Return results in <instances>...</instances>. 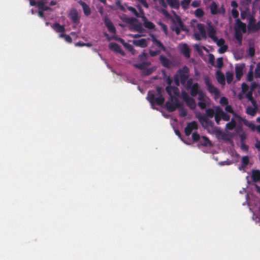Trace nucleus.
<instances>
[{"instance_id": "2f4dec72", "label": "nucleus", "mask_w": 260, "mask_h": 260, "mask_svg": "<svg viewBox=\"0 0 260 260\" xmlns=\"http://www.w3.org/2000/svg\"><path fill=\"white\" fill-rule=\"evenodd\" d=\"M144 26L145 27L152 29L155 28V25L151 21H148L146 18L143 16Z\"/></svg>"}, {"instance_id": "e433bc0d", "label": "nucleus", "mask_w": 260, "mask_h": 260, "mask_svg": "<svg viewBox=\"0 0 260 260\" xmlns=\"http://www.w3.org/2000/svg\"><path fill=\"white\" fill-rule=\"evenodd\" d=\"M70 17L72 21L74 23H76L78 21V13L76 11L72 12L70 14Z\"/></svg>"}, {"instance_id": "a18cd8bd", "label": "nucleus", "mask_w": 260, "mask_h": 260, "mask_svg": "<svg viewBox=\"0 0 260 260\" xmlns=\"http://www.w3.org/2000/svg\"><path fill=\"white\" fill-rule=\"evenodd\" d=\"M249 160L247 156H244L242 158V165L241 168L242 169L245 168L249 163Z\"/></svg>"}, {"instance_id": "f03ea898", "label": "nucleus", "mask_w": 260, "mask_h": 260, "mask_svg": "<svg viewBox=\"0 0 260 260\" xmlns=\"http://www.w3.org/2000/svg\"><path fill=\"white\" fill-rule=\"evenodd\" d=\"M152 49L149 50V53L151 56H155L158 55L161 50L164 51L166 50V48L161 42L154 37H152Z\"/></svg>"}, {"instance_id": "338daca9", "label": "nucleus", "mask_w": 260, "mask_h": 260, "mask_svg": "<svg viewBox=\"0 0 260 260\" xmlns=\"http://www.w3.org/2000/svg\"><path fill=\"white\" fill-rule=\"evenodd\" d=\"M241 87L243 93L247 91L249 89V86L245 83H243L242 84Z\"/></svg>"}, {"instance_id": "6e6552de", "label": "nucleus", "mask_w": 260, "mask_h": 260, "mask_svg": "<svg viewBox=\"0 0 260 260\" xmlns=\"http://www.w3.org/2000/svg\"><path fill=\"white\" fill-rule=\"evenodd\" d=\"M166 106L169 112L174 111L177 108L181 107V104L177 98H170V100L166 102Z\"/></svg>"}, {"instance_id": "2eb2a0df", "label": "nucleus", "mask_w": 260, "mask_h": 260, "mask_svg": "<svg viewBox=\"0 0 260 260\" xmlns=\"http://www.w3.org/2000/svg\"><path fill=\"white\" fill-rule=\"evenodd\" d=\"M166 90L169 95L170 98H174V96L179 95V90L177 87L173 86H167Z\"/></svg>"}, {"instance_id": "ea45409f", "label": "nucleus", "mask_w": 260, "mask_h": 260, "mask_svg": "<svg viewBox=\"0 0 260 260\" xmlns=\"http://www.w3.org/2000/svg\"><path fill=\"white\" fill-rule=\"evenodd\" d=\"M236 125V122L234 118H232L230 122L226 124V127L228 129L233 130Z\"/></svg>"}, {"instance_id": "e2e57ef3", "label": "nucleus", "mask_w": 260, "mask_h": 260, "mask_svg": "<svg viewBox=\"0 0 260 260\" xmlns=\"http://www.w3.org/2000/svg\"><path fill=\"white\" fill-rule=\"evenodd\" d=\"M217 67L220 68L223 66V59L222 58L219 57L217 59Z\"/></svg>"}, {"instance_id": "052dcab7", "label": "nucleus", "mask_w": 260, "mask_h": 260, "mask_svg": "<svg viewBox=\"0 0 260 260\" xmlns=\"http://www.w3.org/2000/svg\"><path fill=\"white\" fill-rule=\"evenodd\" d=\"M220 103L223 106L227 105L228 104V99L224 96L221 98L220 100Z\"/></svg>"}, {"instance_id": "c9c22d12", "label": "nucleus", "mask_w": 260, "mask_h": 260, "mask_svg": "<svg viewBox=\"0 0 260 260\" xmlns=\"http://www.w3.org/2000/svg\"><path fill=\"white\" fill-rule=\"evenodd\" d=\"M235 38L237 40V41L239 42V45L242 44V34L240 30H238V29H236L235 31Z\"/></svg>"}, {"instance_id": "20e7f679", "label": "nucleus", "mask_w": 260, "mask_h": 260, "mask_svg": "<svg viewBox=\"0 0 260 260\" xmlns=\"http://www.w3.org/2000/svg\"><path fill=\"white\" fill-rule=\"evenodd\" d=\"M147 99L152 106L154 105L161 106L164 104L165 100L162 95L156 97L155 94L150 91L147 93Z\"/></svg>"}, {"instance_id": "49530a36", "label": "nucleus", "mask_w": 260, "mask_h": 260, "mask_svg": "<svg viewBox=\"0 0 260 260\" xmlns=\"http://www.w3.org/2000/svg\"><path fill=\"white\" fill-rule=\"evenodd\" d=\"M179 109V115L181 117H185L187 115V110L182 106L178 108Z\"/></svg>"}, {"instance_id": "a19ab883", "label": "nucleus", "mask_w": 260, "mask_h": 260, "mask_svg": "<svg viewBox=\"0 0 260 260\" xmlns=\"http://www.w3.org/2000/svg\"><path fill=\"white\" fill-rule=\"evenodd\" d=\"M215 111L212 108H209L206 110V113L205 114H202V116H205L206 117L213 118L214 115Z\"/></svg>"}, {"instance_id": "f3484780", "label": "nucleus", "mask_w": 260, "mask_h": 260, "mask_svg": "<svg viewBox=\"0 0 260 260\" xmlns=\"http://www.w3.org/2000/svg\"><path fill=\"white\" fill-rule=\"evenodd\" d=\"M245 67L244 63L237 65L235 67V75L238 80H240L243 75V70Z\"/></svg>"}, {"instance_id": "3c124183", "label": "nucleus", "mask_w": 260, "mask_h": 260, "mask_svg": "<svg viewBox=\"0 0 260 260\" xmlns=\"http://www.w3.org/2000/svg\"><path fill=\"white\" fill-rule=\"evenodd\" d=\"M226 79L228 83H230L233 79V75L232 73L228 72L226 73Z\"/></svg>"}, {"instance_id": "473e14b6", "label": "nucleus", "mask_w": 260, "mask_h": 260, "mask_svg": "<svg viewBox=\"0 0 260 260\" xmlns=\"http://www.w3.org/2000/svg\"><path fill=\"white\" fill-rule=\"evenodd\" d=\"M170 6L174 9H178L180 7V4L178 0H167Z\"/></svg>"}, {"instance_id": "774afa93", "label": "nucleus", "mask_w": 260, "mask_h": 260, "mask_svg": "<svg viewBox=\"0 0 260 260\" xmlns=\"http://www.w3.org/2000/svg\"><path fill=\"white\" fill-rule=\"evenodd\" d=\"M225 110L227 112L230 113H234L233 109L231 105H226V106L225 107Z\"/></svg>"}, {"instance_id": "4d7b16f0", "label": "nucleus", "mask_w": 260, "mask_h": 260, "mask_svg": "<svg viewBox=\"0 0 260 260\" xmlns=\"http://www.w3.org/2000/svg\"><path fill=\"white\" fill-rule=\"evenodd\" d=\"M192 139L194 142H198L200 139V135L197 133H193L192 134Z\"/></svg>"}, {"instance_id": "5701e85b", "label": "nucleus", "mask_w": 260, "mask_h": 260, "mask_svg": "<svg viewBox=\"0 0 260 260\" xmlns=\"http://www.w3.org/2000/svg\"><path fill=\"white\" fill-rule=\"evenodd\" d=\"M216 78L219 84L221 85L225 84V77L224 74L221 71H216Z\"/></svg>"}, {"instance_id": "7c9ffc66", "label": "nucleus", "mask_w": 260, "mask_h": 260, "mask_svg": "<svg viewBox=\"0 0 260 260\" xmlns=\"http://www.w3.org/2000/svg\"><path fill=\"white\" fill-rule=\"evenodd\" d=\"M181 51L185 57L188 58L190 57L189 49L187 45L183 44L181 49Z\"/></svg>"}, {"instance_id": "6ab92c4d", "label": "nucleus", "mask_w": 260, "mask_h": 260, "mask_svg": "<svg viewBox=\"0 0 260 260\" xmlns=\"http://www.w3.org/2000/svg\"><path fill=\"white\" fill-rule=\"evenodd\" d=\"M46 2L45 0H39L37 1V7L38 9L41 10L43 12L47 10H51L50 7L45 6Z\"/></svg>"}, {"instance_id": "9d476101", "label": "nucleus", "mask_w": 260, "mask_h": 260, "mask_svg": "<svg viewBox=\"0 0 260 260\" xmlns=\"http://www.w3.org/2000/svg\"><path fill=\"white\" fill-rule=\"evenodd\" d=\"M181 95L182 99L185 102L186 105L191 109H194L197 106L194 100L190 97L188 94L185 91H182Z\"/></svg>"}, {"instance_id": "0eeeda50", "label": "nucleus", "mask_w": 260, "mask_h": 260, "mask_svg": "<svg viewBox=\"0 0 260 260\" xmlns=\"http://www.w3.org/2000/svg\"><path fill=\"white\" fill-rule=\"evenodd\" d=\"M248 31L251 32H255L260 29V21L256 23V20L253 16L248 18V23L247 25Z\"/></svg>"}, {"instance_id": "4be33fe9", "label": "nucleus", "mask_w": 260, "mask_h": 260, "mask_svg": "<svg viewBox=\"0 0 260 260\" xmlns=\"http://www.w3.org/2000/svg\"><path fill=\"white\" fill-rule=\"evenodd\" d=\"M159 60L161 64L166 68H170L171 63L170 61L164 55H161L159 56Z\"/></svg>"}, {"instance_id": "1a4fd4ad", "label": "nucleus", "mask_w": 260, "mask_h": 260, "mask_svg": "<svg viewBox=\"0 0 260 260\" xmlns=\"http://www.w3.org/2000/svg\"><path fill=\"white\" fill-rule=\"evenodd\" d=\"M196 117L204 128L206 129L208 127H213V122L205 116H202L201 113L198 114Z\"/></svg>"}, {"instance_id": "f704fd0d", "label": "nucleus", "mask_w": 260, "mask_h": 260, "mask_svg": "<svg viewBox=\"0 0 260 260\" xmlns=\"http://www.w3.org/2000/svg\"><path fill=\"white\" fill-rule=\"evenodd\" d=\"M245 125L248 126L252 131H254L256 129V126L254 124L253 121H249L247 120L243 121Z\"/></svg>"}, {"instance_id": "f257e3e1", "label": "nucleus", "mask_w": 260, "mask_h": 260, "mask_svg": "<svg viewBox=\"0 0 260 260\" xmlns=\"http://www.w3.org/2000/svg\"><path fill=\"white\" fill-rule=\"evenodd\" d=\"M172 25L171 29L175 31L176 35H179L181 30H186L185 27L179 16L176 14H174V17L171 19Z\"/></svg>"}, {"instance_id": "5fc2aeb1", "label": "nucleus", "mask_w": 260, "mask_h": 260, "mask_svg": "<svg viewBox=\"0 0 260 260\" xmlns=\"http://www.w3.org/2000/svg\"><path fill=\"white\" fill-rule=\"evenodd\" d=\"M154 71V69L153 68L147 69L143 71V75H144L145 76H148L151 74Z\"/></svg>"}, {"instance_id": "c756f323", "label": "nucleus", "mask_w": 260, "mask_h": 260, "mask_svg": "<svg viewBox=\"0 0 260 260\" xmlns=\"http://www.w3.org/2000/svg\"><path fill=\"white\" fill-rule=\"evenodd\" d=\"M200 143L201 145L205 147L211 146L212 145L209 139L205 136H203L202 137L201 140L200 141Z\"/></svg>"}, {"instance_id": "79ce46f5", "label": "nucleus", "mask_w": 260, "mask_h": 260, "mask_svg": "<svg viewBox=\"0 0 260 260\" xmlns=\"http://www.w3.org/2000/svg\"><path fill=\"white\" fill-rule=\"evenodd\" d=\"M193 84V79L189 77L186 81H185V83L182 85L184 86L186 89L188 90L189 89V88H191V87L192 86Z\"/></svg>"}, {"instance_id": "f8f14e48", "label": "nucleus", "mask_w": 260, "mask_h": 260, "mask_svg": "<svg viewBox=\"0 0 260 260\" xmlns=\"http://www.w3.org/2000/svg\"><path fill=\"white\" fill-rule=\"evenodd\" d=\"M190 90V94L191 96L195 97L197 94H198V100H202L203 97V91L200 89L199 85L198 83H194L192 85V86L191 88H189Z\"/></svg>"}, {"instance_id": "c85d7f7f", "label": "nucleus", "mask_w": 260, "mask_h": 260, "mask_svg": "<svg viewBox=\"0 0 260 260\" xmlns=\"http://www.w3.org/2000/svg\"><path fill=\"white\" fill-rule=\"evenodd\" d=\"M253 106L254 107L248 106L246 108V113L252 116H254L256 114L257 109L256 104Z\"/></svg>"}, {"instance_id": "bb28decb", "label": "nucleus", "mask_w": 260, "mask_h": 260, "mask_svg": "<svg viewBox=\"0 0 260 260\" xmlns=\"http://www.w3.org/2000/svg\"><path fill=\"white\" fill-rule=\"evenodd\" d=\"M79 3L82 7L84 14L86 16L90 15L91 11L89 7L85 2L82 1L79 2Z\"/></svg>"}, {"instance_id": "b1692460", "label": "nucleus", "mask_w": 260, "mask_h": 260, "mask_svg": "<svg viewBox=\"0 0 260 260\" xmlns=\"http://www.w3.org/2000/svg\"><path fill=\"white\" fill-rule=\"evenodd\" d=\"M222 109L219 107H217L215 109V111L214 113V118L217 124L219 123V122L221 120V119L222 118L221 117V112Z\"/></svg>"}, {"instance_id": "aec40b11", "label": "nucleus", "mask_w": 260, "mask_h": 260, "mask_svg": "<svg viewBox=\"0 0 260 260\" xmlns=\"http://www.w3.org/2000/svg\"><path fill=\"white\" fill-rule=\"evenodd\" d=\"M109 48L110 49L122 55L124 54L123 51L121 50L120 46L116 43H111L109 45Z\"/></svg>"}, {"instance_id": "393cba45", "label": "nucleus", "mask_w": 260, "mask_h": 260, "mask_svg": "<svg viewBox=\"0 0 260 260\" xmlns=\"http://www.w3.org/2000/svg\"><path fill=\"white\" fill-rule=\"evenodd\" d=\"M251 178L253 182H260V171L258 170H253L252 171Z\"/></svg>"}, {"instance_id": "dca6fc26", "label": "nucleus", "mask_w": 260, "mask_h": 260, "mask_svg": "<svg viewBox=\"0 0 260 260\" xmlns=\"http://www.w3.org/2000/svg\"><path fill=\"white\" fill-rule=\"evenodd\" d=\"M104 23H105V25L106 26L108 30L110 32L114 34H116V28H115V26H114L112 22L111 21V20L109 18H108L107 16L105 17L104 19Z\"/></svg>"}, {"instance_id": "412c9836", "label": "nucleus", "mask_w": 260, "mask_h": 260, "mask_svg": "<svg viewBox=\"0 0 260 260\" xmlns=\"http://www.w3.org/2000/svg\"><path fill=\"white\" fill-rule=\"evenodd\" d=\"M133 44L136 46L145 48L147 46V42L145 39H141L133 41Z\"/></svg>"}, {"instance_id": "4c0bfd02", "label": "nucleus", "mask_w": 260, "mask_h": 260, "mask_svg": "<svg viewBox=\"0 0 260 260\" xmlns=\"http://www.w3.org/2000/svg\"><path fill=\"white\" fill-rule=\"evenodd\" d=\"M210 9L211 11V13L212 15H215L218 14V7L215 2H213L210 6Z\"/></svg>"}, {"instance_id": "423d86ee", "label": "nucleus", "mask_w": 260, "mask_h": 260, "mask_svg": "<svg viewBox=\"0 0 260 260\" xmlns=\"http://www.w3.org/2000/svg\"><path fill=\"white\" fill-rule=\"evenodd\" d=\"M204 81L208 91L210 93L213 94L216 98H218L220 95V91L217 88L212 85L210 77L208 76H205Z\"/></svg>"}, {"instance_id": "4468645a", "label": "nucleus", "mask_w": 260, "mask_h": 260, "mask_svg": "<svg viewBox=\"0 0 260 260\" xmlns=\"http://www.w3.org/2000/svg\"><path fill=\"white\" fill-rule=\"evenodd\" d=\"M207 31L208 36L213 41H217V37L215 35L216 30L211 22L207 24Z\"/></svg>"}, {"instance_id": "680f3d73", "label": "nucleus", "mask_w": 260, "mask_h": 260, "mask_svg": "<svg viewBox=\"0 0 260 260\" xmlns=\"http://www.w3.org/2000/svg\"><path fill=\"white\" fill-rule=\"evenodd\" d=\"M215 42H216L217 45L218 46H221L224 45V40L222 38H220L219 39H217V41H214Z\"/></svg>"}, {"instance_id": "13d9d810", "label": "nucleus", "mask_w": 260, "mask_h": 260, "mask_svg": "<svg viewBox=\"0 0 260 260\" xmlns=\"http://www.w3.org/2000/svg\"><path fill=\"white\" fill-rule=\"evenodd\" d=\"M248 55L250 57L254 56L255 54V49L253 47H250L248 50Z\"/></svg>"}, {"instance_id": "c03bdc74", "label": "nucleus", "mask_w": 260, "mask_h": 260, "mask_svg": "<svg viewBox=\"0 0 260 260\" xmlns=\"http://www.w3.org/2000/svg\"><path fill=\"white\" fill-rule=\"evenodd\" d=\"M254 76L255 78L260 79V62H258L254 70Z\"/></svg>"}, {"instance_id": "864d4df0", "label": "nucleus", "mask_w": 260, "mask_h": 260, "mask_svg": "<svg viewBox=\"0 0 260 260\" xmlns=\"http://www.w3.org/2000/svg\"><path fill=\"white\" fill-rule=\"evenodd\" d=\"M116 6L120 9V10L124 12H126L124 7L121 5L120 0H117L116 2Z\"/></svg>"}, {"instance_id": "58836bf2", "label": "nucleus", "mask_w": 260, "mask_h": 260, "mask_svg": "<svg viewBox=\"0 0 260 260\" xmlns=\"http://www.w3.org/2000/svg\"><path fill=\"white\" fill-rule=\"evenodd\" d=\"M246 97L247 98L248 100L252 103L253 106H255L256 102L253 98L252 91H251V90L248 91L246 94Z\"/></svg>"}, {"instance_id": "ddd939ff", "label": "nucleus", "mask_w": 260, "mask_h": 260, "mask_svg": "<svg viewBox=\"0 0 260 260\" xmlns=\"http://www.w3.org/2000/svg\"><path fill=\"white\" fill-rule=\"evenodd\" d=\"M198 128V124L196 121H192L191 122L187 123L186 126L184 129V133L186 136H189L192 131L196 130Z\"/></svg>"}, {"instance_id": "bf43d9fd", "label": "nucleus", "mask_w": 260, "mask_h": 260, "mask_svg": "<svg viewBox=\"0 0 260 260\" xmlns=\"http://www.w3.org/2000/svg\"><path fill=\"white\" fill-rule=\"evenodd\" d=\"M231 13L233 16V17L234 18H237L239 16V12L236 9L233 8L231 11Z\"/></svg>"}, {"instance_id": "9b49d317", "label": "nucleus", "mask_w": 260, "mask_h": 260, "mask_svg": "<svg viewBox=\"0 0 260 260\" xmlns=\"http://www.w3.org/2000/svg\"><path fill=\"white\" fill-rule=\"evenodd\" d=\"M197 27L199 33L195 32L194 34V37L196 40L198 41H200L202 39L205 40L207 38V37L204 25L202 23H198L197 25Z\"/></svg>"}, {"instance_id": "7ed1b4c3", "label": "nucleus", "mask_w": 260, "mask_h": 260, "mask_svg": "<svg viewBox=\"0 0 260 260\" xmlns=\"http://www.w3.org/2000/svg\"><path fill=\"white\" fill-rule=\"evenodd\" d=\"M120 19L124 22L131 25L133 28L137 31L139 32H142L143 31V28L141 23H135V21H137V20L135 17H128L126 16L125 15H123L120 16Z\"/></svg>"}, {"instance_id": "de8ad7c7", "label": "nucleus", "mask_w": 260, "mask_h": 260, "mask_svg": "<svg viewBox=\"0 0 260 260\" xmlns=\"http://www.w3.org/2000/svg\"><path fill=\"white\" fill-rule=\"evenodd\" d=\"M127 9L129 11H131V12H132L133 13V14L137 18H139L140 17V15L139 14V13L137 12V11L136 10V9L133 7H131V6H127Z\"/></svg>"}, {"instance_id": "cd10ccee", "label": "nucleus", "mask_w": 260, "mask_h": 260, "mask_svg": "<svg viewBox=\"0 0 260 260\" xmlns=\"http://www.w3.org/2000/svg\"><path fill=\"white\" fill-rule=\"evenodd\" d=\"M52 28L57 32H64L65 28L63 25H61L58 23H55L52 25Z\"/></svg>"}, {"instance_id": "a211bd4d", "label": "nucleus", "mask_w": 260, "mask_h": 260, "mask_svg": "<svg viewBox=\"0 0 260 260\" xmlns=\"http://www.w3.org/2000/svg\"><path fill=\"white\" fill-rule=\"evenodd\" d=\"M236 29H238L240 30L241 32L244 34L246 32V25L238 18L236 21Z\"/></svg>"}, {"instance_id": "6e6d98bb", "label": "nucleus", "mask_w": 260, "mask_h": 260, "mask_svg": "<svg viewBox=\"0 0 260 260\" xmlns=\"http://www.w3.org/2000/svg\"><path fill=\"white\" fill-rule=\"evenodd\" d=\"M221 112V117L222 119L225 121H228L230 120V116L228 115V114L225 113L222 110Z\"/></svg>"}, {"instance_id": "72a5a7b5", "label": "nucleus", "mask_w": 260, "mask_h": 260, "mask_svg": "<svg viewBox=\"0 0 260 260\" xmlns=\"http://www.w3.org/2000/svg\"><path fill=\"white\" fill-rule=\"evenodd\" d=\"M149 65L150 62H143L139 63H135L134 64V67L140 70H145Z\"/></svg>"}, {"instance_id": "09e8293b", "label": "nucleus", "mask_w": 260, "mask_h": 260, "mask_svg": "<svg viewBox=\"0 0 260 260\" xmlns=\"http://www.w3.org/2000/svg\"><path fill=\"white\" fill-rule=\"evenodd\" d=\"M194 14L196 17L200 18L202 17L204 15L203 10L201 8H198L196 10Z\"/></svg>"}, {"instance_id": "0e129e2a", "label": "nucleus", "mask_w": 260, "mask_h": 260, "mask_svg": "<svg viewBox=\"0 0 260 260\" xmlns=\"http://www.w3.org/2000/svg\"><path fill=\"white\" fill-rule=\"evenodd\" d=\"M147 57V54L144 52H142L139 55V59L141 60L146 59Z\"/></svg>"}, {"instance_id": "8fccbe9b", "label": "nucleus", "mask_w": 260, "mask_h": 260, "mask_svg": "<svg viewBox=\"0 0 260 260\" xmlns=\"http://www.w3.org/2000/svg\"><path fill=\"white\" fill-rule=\"evenodd\" d=\"M191 1V0H182L180 4L182 8L184 9H186L188 8Z\"/></svg>"}, {"instance_id": "603ef678", "label": "nucleus", "mask_w": 260, "mask_h": 260, "mask_svg": "<svg viewBox=\"0 0 260 260\" xmlns=\"http://www.w3.org/2000/svg\"><path fill=\"white\" fill-rule=\"evenodd\" d=\"M220 48L218 49V52L220 54L224 53L228 49V46L226 45H223L221 46H219Z\"/></svg>"}, {"instance_id": "a878e982", "label": "nucleus", "mask_w": 260, "mask_h": 260, "mask_svg": "<svg viewBox=\"0 0 260 260\" xmlns=\"http://www.w3.org/2000/svg\"><path fill=\"white\" fill-rule=\"evenodd\" d=\"M207 96L205 93H203V97L202 98V100H198L199 101L198 103V105L199 107V108L202 109L204 110L206 108L207 106Z\"/></svg>"}, {"instance_id": "37998d69", "label": "nucleus", "mask_w": 260, "mask_h": 260, "mask_svg": "<svg viewBox=\"0 0 260 260\" xmlns=\"http://www.w3.org/2000/svg\"><path fill=\"white\" fill-rule=\"evenodd\" d=\"M253 80V71L252 67L251 66L247 75V80L251 82Z\"/></svg>"}, {"instance_id": "69168bd1", "label": "nucleus", "mask_w": 260, "mask_h": 260, "mask_svg": "<svg viewBox=\"0 0 260 260\" xmlns=\"http://www.w3.org/2000/svg\"><path fill=\"white\" fill-rule=\"evenodd\" d=\"M214 56L212 54H209V61L211 64L212 66L214 65Z\"/></svg>"}, {"instance_id": "39448f33", "label": "nucleus", "mask_w": 260, "mask_h": 260, "mask_svg": "<svg viewBox=\"0 0 260 260\" xmlns=\"http://www.w3.org/2000/svg\"><path fill=\"white\" fill-rule=\"evenodd\" d=\"M180 80L181 84H184L189 77V70L186 66H183L182 68L179 69L175 74Z\"/></svg>"}]
</instances>
